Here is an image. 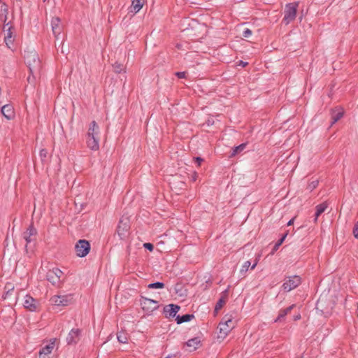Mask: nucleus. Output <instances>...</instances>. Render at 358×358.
<instances>
[{
	"mask_svg": "<svg viewBox=\"0 0 358 358\" xmlns=\"http://www.w3.org/2000/svg\"><path fill=\"white\" fill-rule=\"evenodd\" d=\"M99 127L95 121H92L87 134V145L92 150L96 151L99 148Z\"/></svg>",
	"mask_w": 358,
	"mask_h": 358,
	"instance_id": "1",
	"label": "nucleus"
},
{
	"mask_svg": "<svg viewBox=\"0 0 358 358\" xmlns=\"http://www.w3.org/2000/svg\"><path fill=\"white\" fill-rule=\"evenodd\" d=\"M24 57L31 73L33 76L38 74L41 69V62L38 54L34 50L25 51Z\"/></svg>",
	"mask_w": 358,
	"mask_h": 358,
	"instance_id": "2",
	"label": "nucleus"
},
{
	"mask_svg": "<svg viewBox=\"0 0 358 358\" xmlns=\"http://www.w3.org/2000/svg\"><path fill=\"white\" fill-rule=\"evenodd\" d=\"M236 326V322L233 320L231 315H226L222 318V322L219 324L220 336L219 337L224 338Z\"/></svg>",
	"mask_w": 358,
	"mask_h": 358,
	"instance_id": "3",
	"label": "nucleus"
},
{
	"mask_svg": "<svg viewBox=\"0 0 358 358\" xmlns=\"http://www.w3.org/2000/svg\"><path fill=\"white\" fill-rule=\"evenodd\" d=\"M298 6L299 3L297 2L289 3L285 6L283 22L286 24H288L296 18Z\"/></svg>",
	"mask_w": 358,
	"mask_h": 358,
	"instance_id": "4",
	"label": "nucleus"
},
{
	"mask_svg": "<svg viewBox=\"0 0 358 358\" xmlns=\"http://www.w3.org/2000/svg\"><path fill=\"white\" fill-rule=\"evenodd\" d=\"M50 301L54 306H66L73 302V297L71 294L55 295L50 298Z\"/></svg>",
	"mask_w": 358,
	"mask_h": 358,
	"instance_id": "5",
	"label": "nucleus"
},
{
	"mask_svg": "<svg viewBox=\"0 0 358 358\" xmlns=\"http://www.w3.org/2000/svg\"><path fill=\"white\" fill-rule=\"evenodd\" d=\"M301 283V279L299 275L289 276L285 279L282 287L284 291L290 292L296 288Z\"/></svg>",
	"mask_w": 358,
	"mask_h": 358,
	"instance_id": "6",
	"label": "nucleus"
},
{
	"mask_svg": "<svg viewBox=\"0 0 358 358\" xmlns=\"http://www.w3.org/2000/svg\"><path fill=\"white\" fill-rule=\"evenodd\" d=\"M63 275V272L57 268H54L49 270L47 273V280L55 286H59L62 282L61 278Z\"/></svg>",
	"mask_w": 358,
	"mask_h": 358,
	"instance_id": "7",
	"label": "nucleus"
},
{
	"mask_svg": "<svg viewBox=\"0 0 358 358\" xmlns=\"http://www.w3.org/2000/svg\"><path fill=\"white\" fill-rule=\"evenodd\" d=\"M76 255L80 257H85L90 252V245L86 240H80L75 246Z\"/></svg>",
	"mask_w": 358,
	"mask_h": 358,
	"instance_id": "8",
	"label": "nucleus"
},
{
	"mask_svg": "<svg viewBox=\"0 0 358 358\" xmlns=\"http://www.w3.org/2000/svg\"><path fill=\"white\" fill-rule=\"evenodd\" d=\"M141 305L143 310L148 314L152 313L159 307L158 302L157 301L148 298H143L141 301Z\"/></svg>",
	"mask_w": 358,
	"mask_h": 358,
	"instance_id": "9",
	"label": "nucleus"
},
{
	"mask_svg": "<svg viewBox=\"0 0 358 358\" xmlns=\"http://www.w3.org/2000/svg\"><path fill=\"white\" fill-rule=\"evenodd\" d=\"M36 234L37 231L32 225H31L27 230L23 233V238L27 243V248L29 244L35 242Z\"/></svg>",
	"mask_w": 358,
	"mask_h": 358,
	"instance_id": "10",
	"label": "nucleus"
},
{
	"mask_svg": "<svg viewBox=\"0 0 358 358\" xmlns=\"http://www.w3.org/2000/svg\"><path fill=\"white\" fill-rule=\"evenodd\" d=\"M55 348V341H51L45 345L39 352V358H55L52 350Z\"/></svg>",
	"mask_w": 358,
	"mask_h": 358,
	"instance_id": "11",
	"label": "nucleus"
},
{
	"mask_svg": "<svg viewBox=\"0 0 358 358\" xmlns=\"http://www.w3.org/2000/svg\"><path fill=\"white\" fill-rule=\"evenodd\" d=\"M24 307L30 311H36L38 308V302L29 295H26L24 300Z\"/></svg>",
	"mask_w": 358,
	"mask_h": 358,
	"instance_id": "12",
	"label": "nucleus"
},
{
	"mask_svg": "<svg viewBox=\"0 0 358 358\" xmlns=\"http://www.w3.org/2000/svg\"><path fill=\"white\" fill-rule=\"evenodd\" d=\"M129 226L127 220H121L117 226V232L120 239H124L128 234Z\"/></svg>",
	"mask_w": 358,
	"mask_h": 358,
	"instance_id": "13",
	"label": "nucleus"
},
{
	"mask_svg": "<svg viewBox=\"0 0 358 358\" xmlns=\"http://www.w3.org/2000/svg\"><path fill=\"white\" fill-rule=\"evenodd\" d=\"M180 307L176 304H169L164 308V313L166 317H175Z\"/></svg>",
	"mask_w": 358,
	"mask_h": 358,
	"instance_id": "14",
	"label": "nucleus"
},
{
	"mask_svg": "<svg viewBox=\"0 0 358 358\" xmlns=\"http://www.w3.org/2000/svg\"><path fill=\"white\" fill-rule=\"evenodd\" d=\"M51 26H52V30L53 32V34L56 37V38H58L60 33H61V26H60V20L59 17H54L52 20L51 22Z\"/></svg>",
	"mask_w": 358,
	"mask_h": 358,
	"instance_id": "15",
	"label": "nucleus"
},
{
	"mask_svg": "<svg viewBox=\"0 0 358 358\" xmlns=\"http://www.w3.org/2000/svg\"><path fill=\"white\" fill-rule=\"evenodd\" d=\"M1 113L7 120H12L15 117V112L13 106L9 104L4 105L1 108Z\"/></svg>",
	"mask_w": 358,
	"mask_h": 358,
	"instance_id": "16",
	"label": "nucleus"
},
{
	"mask_svg": "<svg viewBox=\"0 0 358 358\" xmlns=\"http://www.w3.org/2000/svg\"><path fill=\"white\" fill-rule=\"evenodd\" d=\"M79 336H80V330L79 329H72L67 338L66 341L68 344H75L79 341Z\"/></svg>",
	"mask_w": 358,
	"mask_h": 358,
	"instance_id": "17",
	"label": "nucleus"
},
{
	"mask_svg": "<svg viewBox=\"0 0 358 358\" xmlns=\"http://www.w3.org/2000/svg\"><path fill=\"white\" fill-rule=\"evenodd\" d=\"M344 114V111L342 108H338L332 111L331 113V119H332V124L338 121Z\"/></svg>",
	"mask_w": 358,
	"mask_h": 358,
	"instance_id": "18",
	"label": "nucleus"
},
{
	"mask_svg": "<svg viewBox=\"0 0 358 358\" xmlns=\"http://www.w3.org/2000/svg\"><path fill=\"white\" fill-rule=\"evenodd\" d=\"M295 307V304L287 307L285 309L280 310L278 317L275 320V322H280L285 317L290 313V311Z\"/></svg>",
	"mask_w": 358,
	"mask_h": 358,
	"instance_id": "19",
	"label": "nucleus"
},
{
	"mask_svg": "<svg viewBox=\"0 0 358 358\" xmlns=\"http://www.w3.org/2000/svg\"><path fill=\"white\" fill-rule=\"evenodd\" d=\"M327 207L328 204L327 202H324L316 206V212L314 220L315 222H317L318 217L327 210Z\"/></svg>",
	"mask_w": 358,
	"mask_h": 358,
	"instance_id": "20",
	"label": "nucleus"
},
{
	"mask_svg": "<svg viewBox=\"0 0 358 358\" xmlns=\"http://www.w3.org/2000/svg\"><path fill=\"white\" fill-rule=\"evenodd\" d=\"M144 0H133L131 3V9L134 13H137L143 7Z\"/></svg>",
	"mask_w": 358,
	"mask_h": 358,
	"instance_id": "21",
	"label": "nucleus"
},
{
	"mask_svg": "<svg viewBox=\"0 0 358 358\" xmlns=\"http://www.w3.org/2000/svg\"><path fill=\"white\" fill-rule=\"evenodd\" d=\"M186 344H187V347L190 348V350H195L196 349L198 348V346L200 344V340L199 339V338H194L189 339L186 343Z\"/></svg>",
	"mask_w": 358,
	"mask_h": 358,
	"instance_id": "22",
	"label": "nucleus"
},
{
	"mask_svg": "<svg viewBox=\"0 0 358 358\" xmlns=\"http://www.w3.org/2000/svg\"><path fill=\"white\" fill-rule=\"evenodd\" d=\"M194 317L193 315L186 314L182 316L178 315L176 317V322L178 324H182L183 322H189Z\"/></svg>",
	"mask_w": 358,
	"mask_h": 358,
	"instance_id": "23",
	"label": "nucleus"
},
{
	"mask_svg": "<svg viewBox=\"0 0 358 358\" xmlns=\"http://www.w3.org/2000/svg\"><path fill=\"white\" fill-rule=\"evenodd\" d=\"M117 338L121 343H126L128 341V336L124 332H119L117 334Z\"/></svg>",
	"mask_w": 358,
	"mask_h": 358,
	"instance_id": "24",
	"label": "nucleus"
},
{
	"mask_svg": "<svg viewBox=\"0 0 358 358\" xmlns=\"http://www.w3.org/2000/svg\"><path fill=\"white\" fill-rule=\"evenodd\" d=\"M12 27H8L7 29H5V31H6V36H5V42L7 45H8L9 43L12 42V31H11Z\"/></svg>",
	"mask_w": 358,
	"mask_h": 358,
	"instance_id": "25",
	"label": "nucleus"
},
{
	"mask_svg": "<svg viewBox=\"0 0 358 358\" xmlns=\"http://www.w3.org/2000/svg\"><path fill=\"white\" fill-rule=\"evenodd\" d=\"M113 66L114 71L115 73H120L121 72L124 71V67L123 64H122L116 62L113 64Z\"/></svg>",
	"mask_w": 358,
	"mask_h": 358,
	"instance_id": "26",
	"label": "nucleus"
},
{
	"mask_svg": "<svg viewBox=\"0 0 358 358\" xmlns=\"http://www.w3.org/2000/svg\"><path fill=\"white\" fill-rule=\"evenodd\" d=\"M148 287L150 289H162L164 287V284L163 282H157L149 284Z\"/></svg>",
	"mask_w": 358,
	"mask_h": 358,
	"instance_id": "27",
	"label": "nucleus"
},
{
	"mask_svg": "<svg viewBox=\"0 0 358 358\" xmlns=\"http://www.w3.org/2000/svg\"><path fill=\"white\" fill-rule=\"evenodd\" d=\"M251 265V263L250 261H246L242 266L241 270H240V273H241V275H245V273L248 271L249 267Z\"/></svg>",
	"mask_w": 358,
	"mask_h": 358,
	"instance_id": "28",
	"label": "nucleus"
},
{
	"mask_svg": "<svg viewBox=\"0 0 358 358\" xmlns=\"http://www.w3.org/2000/svg\"><path fill=\"white\" fill-rule=\"evenodd\" d=\"M245 147H246V144H245V143H242L240 145L236 147L234 149L231 155L234 156V155H236L237 153L241 152L242 150H243L245 148Z\"/></svg>",
	"mask_w": 358,
	"mask_h": 358,
	"instance_id": "29",
	"label": "nucleus"
},
{
	"mask_svg": "<svg viewBox=\"0 0 358 358\" xmlns=\"http://www.w3.org/2000/svg\"><path fill=\"white\" fill-rule=\"evenodd\" d=\"M225 303V300L224 299H220L216 303L215 307V312H217L220 310L223 305Z\"/></svg>",
	"mask_w": 358,
	"mask_h": 358,
	"instance_id": "30",
	"label": "nucleus"
},
{
	"mask_svg": "<svg viewBox=\"0 0 358 358\" xmlns=\"http://www.w3.org/2000/svg\"><path fill=\"white\" fill-rule=\"evenodd\" d=\"M287 234H285L276 243L275 245H274V248H273V250L275 251L278 249V248L280 247V245H281V244L283 243V241H285L286 236H287Z\"/></svg>",
	"mask_w": 358,
	"mask_h": 358,
	"instance_id": "31",
	"label": "nucleus"
},
{
	"mask_svg": "<svg viewBox=\"0 0 358 358\" xmlns=\"http://www.w3.org/2000/svg\"><path fill=\"white\" fill-rule=\"evenodd\" d=\"M318 185V180H315L313 181H312L311 182L309 183L308 186V189L310 190V191H312Z\"/></svg>",
	"mask_w": 358,
	"mask_h": 358,
	"instance_id": "32",
	"label": "nucleus"
},
{
	"mask_svg": "<svg viewBox=\"0 0 358 358\" xmlns=\"http://www.w3.org/2000/svg\"><path fill=\"white\" fill-rule=\"evenodd\" d=\"M252 35V31L250 29H245L243 32V36L245 38H248Z\"/></svg>",
	"mask_w": 358,
	"mask_h": 358,
	"instance_id": "33",
	"label": "nucleus"
},
{
	"mask_svg": "<svg viewBox=\"0 0 358 358\" xmlns=\"http://www.w3.org/2000/svg\"><path fill=\"white\" fill-rule=\"evenodd\" d=\"M353 234L354 236L358 239V222L355 224L354 229H353Z\"/></svg>",
	"mask_w": 358,
	"mask_h": 358,
	"instance_id": "34",
	"label": "nucleus"
},
{
	"mask_svg": "<svg viewBox=\"0 0 358 358\" xmlns=\"http://www.w3.org/2000/svg\"><path fill=\"white\" fill-rule=\"evenodd\" d=\"M143 246H144L145 248H146L147 250H148L150 251H152L153 249H154L153 245L152 243H144Z\"/></svg>",
	"mask_w": 358,
	"mask_h": 358,
	"instance_id": "35",
	"label": "nucleus"
},
{
	"mask_svg": "<svg viewBox=\"0 0 358 358\" xmlns=\"http://www.w3.org/2000/svg\"><path fill=\"white\" fill-rule=\"evenodd\" d=\"M185 74H186V73L185 71L176 73V75L179 78H185Z\"/></svg>",
	"mask_w": 358,
	"mask_h": 358,
	"instance_id": "36",
	"label": "nucleus"
},
{
	"mask_svg": "<svg viewBox=\"0 0 358 358\" xmlns=\"http://www.w3.org/2000/svg\"><path fill=\"white\" fill-rule=\"evenodd\" d=\"M40 155L41 157H46L47 150L45 149L41 150L40 152Z\"/></svg>",
	"mask_w": 358,
	"mask_h": 358,
	"instance_id": "37",
	"label": "nucleus"
},
{
	"mask_svg": "<svg viewBox=\"0 0 358 358\" xmlns=\"http://www.w3.org/2000/svg\"><path fill=\"white\" fill-rule=\"evenodd\" d=\"M194 160L197 163V164L199 166L201 164V162L203 161V159L197 157L194 158Z\"/></svg>",
	"mask_w": 358,
	"mask_h": 358,
	"instance_id": "38",
	"label": "nucleus"
},
{
	"mask_svg": "<svg viewBox=\"0 0 358 358\" xmlns=\"http://www.w3.org/2000/svg\"><path fill=\"white\" fill-rule=\"evenodd\" d=\"M294 218L291 219V220L287 222V225H288V226H291V225H292V224H293V223H294Z\"/></svg>",
	"mask_w": 358,
	"mask_h": 358,
	"instance_id": "39",
	"label": "nucleus"
},
{
	"mask_svg": "<svg viewBox=\"0 0 358 358\" xmlns=\"http://www.w3.org/2000/svg\"><path fill=\"white\" fill-rule=\"evenodd\" d=\"M257 264V260H256L255 262V263L252 265L251 269L253 270L256 267Z\"/></svg>",
	"mask_w": 358,
	"mask_h": 358,
	"instance_id": "40",
	"label": "nucleus"
},
{
	"mask_svg": "<svg viewBox=\"0 0 358 358\" xmlns=\"http://www.w3.org/2000/svg\"><path fill=\"white\" fill-rule=\"evenodd\" d=\"M301 319V315L300 314H298L297 315H296L294 317V320H300Z\"/></svg>",
	"mask_w": 358,
	"mask_h": 358,
	"instance_id": "41",
	"label": "nucleus"
},
{
	"mask_svg": "<svg viewBox=\"0 0 358 358\" xmlns=\"http://www.w3.org/2000/svg\"><path fill=\"white\" fill-rule=\"evenodd\" d=\"M165 358H176V357H175V356L169 355V356L166 357Z\"/></svg>",
	"mask_w": 358,
	"mask_h": 358,
	"instance_id": "42",
	"label": "nucleus"
},
{
	"mask_svg": "<svg viewBox=\"0 0 358 358\" xmlns=\"http://www.w3.org/2000/svg\"><path fill=\"white\" fill-rule=\"evenodd\" d=\"M7 26H8V24H6L5 25L4 29H6V27Z\"/></svg>",
	"mask_w": 358,
	"mask_h": 358,
	"instance_id": "43",
	"label": "nucleus"
},
{
	"mask_svg": "<svg viewBox=\"0 0 358 358\" xmlns=\"http://www.w3.org/2000/svg\"><path fill=\"white\" fill-rule=\"evenodd\" d=\"M30 80H31V78H30V77H29V78H28V81H29V82H30Z\"/></svg>",
	"mask_w": 358,
	"mask_h": 358,
	"instance_id": "44",
	"label": "nucleus"
},
{
	"mask_svg": "<svg viewBox=\"0 0 358 358\" xmlns=\"http://www.w3.org/2000/svg\"><path fill=\"white\" fill-rule=\"evenodd\" d=\"M357 310H358V303H357Z\"/></svg>",
	"mask_w": 358,
	"mask_h": 358,
	"instance_id": "45",
	"label": "nucleus"
}]
</instances>
